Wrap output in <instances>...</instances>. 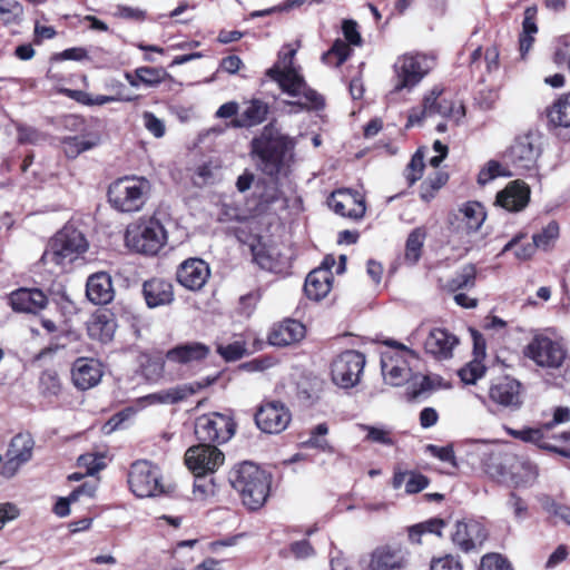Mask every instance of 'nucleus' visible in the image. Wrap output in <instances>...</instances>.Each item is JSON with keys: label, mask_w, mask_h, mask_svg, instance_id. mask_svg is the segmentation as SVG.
I'll return each instance as SVG.
<instances>
[{"label": "nucleus", "mask_w": 570, "mask_h": 570, "mask_svg": "<svg viewBox=\"0 0 570 570\" xmlns=\"http://www.w3.org/2000/svg\"><path fill=\"white\" fill-rule=\"evenodd\" d=\"M429 485V479L420 473L411 472L409 473L407 480L405 482V491L406 493H417L424 490Z\"/></svg>", "instance_id": "nucleus-62"}, {"label": "nucleus", "mask_w": 570, "mask_h": 570, "mask_svg": "<svg viewBox=\"0 0 570 570\" xmlns=\"http://www.w3.org/2000/svg\"><path fill=\"white\" fill-rule=\"evenodd\" d=\"M115 16L128 20L142 21L146 17V12L138 8L118 4L116 7Z\"/></svg>", "instance_id": "nucleus-64"}, {"label": "nucleus", "mask_w": 570, "mask_h": 570, "mask_svg": "<svg viewBox=\"0 0 570 570\" xmlns=\"http://www.w3.org/2000/svg\"><path fill=\"white\" fill-rule=\"evenodd\" d=\"M228 481L249 510H257L266 502L269 475L255 463L245 461L235 465L229 471Z\"/></svg>", "instance_id": "nucleus-3"}, {"label": "nucleus", "mask_w": 570, "mask_h": 570, "mask_svg": "<svg viewBox=\"0 0 570 570\" xmlns=\"http://www.w3.org/2000/svg\"><path fill=\"white\" fill-rule=\"evenodd\" d=\"M443 88L435 86L423 97L422 106L412 108L409 118L407 127L421 125L424 118L441 116L443 118H455L459 120L464 116L463 105H458L443 97Z\"/></svg>", "instance_id": "nucleus-7"}, {"label": "nucleus", "mask_w": 570, "mask_h": 570, "mask_svg": "<svg viewBox=\"0 0 570 570\" xmlns=\"http://www.w3.org/2000/svg\"><path fill=\"white\" fill-rule=\"evenodd\" d=\"M292 420L288 407L278 401L266 402L259 406L255 414V422L265 433L278 434L283 432Z\"/></svg>", "instance_id": "nucleus-15"}, {"label": "nucleus", "mask_w": 570, "mask_h": 570, "mask_svg": "<svg viewBox=\"0 0 570 570\" xmlns=\"http://www.w3.org/2000/svg\"><path fill=\"white\" fill-rule=\"evenodd\" d=\"M459 343L455 335L444 328H433L424 341L425 352L439 360L452 356L454 346Z\"/></svg>", "instance_id": "nucleus-25"}, {"label": "nucleus", "mask_w": 570, "mask_h": 570, "mask_svg": "<svg viewBox=\"0 0 570 570\" xmlns=\"http://www.w3.org/2000/svg\"><path fill=\"white\" fill-rule=\"evenodd\" d=\"M268 105L259 99H253L245 107L243 112L232 120L230 125L235 128L254 127L265 121L268 114Z\"/></svg>", "instance_id": "nucleus-33"}, {"label": "nucleus", "mask_w": 570, "mask_h": 570, "mask_svg": "<svg viewBox=\"0 0 570 570\" xmlns=\"http://www.w3.org/2000/svg\"><path fill=\"white\" fill-rule=\"evenodd\" d=\"M538 478V468L535 464L524 461L520 464V470L514 473V483L518 487L532 485Z\"/></svg>", "instance_id": "nucleus-46"}, {"label": "nucleus", "mask_w": 570, "mask_h": 570, "mask_svg": "<svg viewBox=\"0 0 570 570\" xmlns=\"http://www.w3.org/2000/svg\"><path fill=\"white\" fill-rule=\"evenodd\" d=\"M434 67V59L424 53H405L394 62L395 91L412 89Z\"/></svg>", "instance_id": "nucleus-8"}, {"label": "nucleus", "mask_w": 570, "mask_h": 570, "mask_svg": "<svg viewBox=\"0 0 570 570\" xmlns=\"http://www.w3.org/2000/svg\"><path fill=\"white\" fill-rule=\"evenodd\" d=\"M151 194V184L145 177L126 176L115 180L108 188L110 205L121 213L140 212Z\"/></svg>", "instance_id": "nucleus-4"}, {"label": "nucleus", "mask_w": 570, "mask_h": 570, "mask_svg": "<svg viewBox=\"0 0 570 570\" xmlns=\"http://www.w3.org/2000/svg\"><path fill=\"white\" fill-rule=\"evenodd\" d=\"M352 52V49L348 43L345 41L337 39L332 48L323 53L322 60L327 65H333L335 67H340L343 62L347 60Z\"/></svg>", "instance_id": "nucleus-41"}, {"label": "nucleus", "mask_w": 570, "mask_h": 570, "mask_svg": "<svg viewBox=\"0 0 570 570\" xmlns=\"http://www.w3.org/2000/svg\"><path fill=\"white\" fill-rule=\"evenodd\" d=\"M507 507L512 511L513 517L518 522H522L529 517L528 503L515 492H510L507 500Z\"/></svg>", "instance_id": "nucleus-51"}, {"label": "nucleus", "mask_w": 570, "mask_h": 570, "mask_svg": "<svg viewBox=\"0 0 570 570\" xmlns=\"http://www.w3.org/2000/svg\"><path fill=\"white\" fill-rule=\"evenodd\" d=\"M548 125L558 130V135L566 130L570 138V94L562 95L549 108H547Z\"/></svg>", "instance_id": "nucleus-31"}, {"label": "nucleus", "mask_w": 570, "mask_h": 570, "mask_svg": "<svg viewBox=\"0 0 570 570\" xmlns=\"http://www.w3.org/2000/svg\"><path fill=\"white\" fill-rule=\"evenodd\" d=\"M511 174L505 170L497 160H489L478 175V183L485 185L499 176H510Z\"/></svg>", "instance_id": "nucleus-48"}, {"label": "nucleus", "mask_w": 570, "mask_h": 570, "mask_svg": "<svg viewBox=\"0 0 570 570\" xmlns=\"http://www.w3.org/2000/svg\"><path fill=\"white\" fill-rule=\"evenodd\" d=\"M293 146V140L271 122L253 138L250 153L258 159V166L264 174L275 176L281 173L286 154Z\"/></svg>", "instance_id": "nucleus-2"}, {"label": "nucleus", "mask_w": 570, "mask_h": 570, "mask_svg": "<svg viewBox=\"0 0 570 570\" xmlns=\"http://www.w3.org/2000/svg\"><path fill=\"white\" fill-rule=\"evenodd\" d=\"M333 275L328 268H315L306 277L304 291L308 298L320 301L331 291Z\"/></svg>", "instance_id": "nucleus-32"}, {"label": "nucleus", "mask_w": 570, "mask_h": 570, "mask_svg": "<svg viewBox=\"0 0 570 570\" xmlns=\"http://www.w3.org/2000/svg\"><path fill=\"white\" fill-rule=\"evenodd\" d=\"M520 387L521 385L517 380L505 376L491 385L489 396L494 403L503 407L518 410L522 404Z\"/></svg>", "instance_id": "nucleus-20"}, {"label": "nucleus", "mask_w": 570, "mask_h": 570, "mask_svg": "<svg viewBox=\"0 0 570 570\" xmlns=\"http://www.w3.org/2000/svg\"><path fill=\"white\" fill-rule=\"evenodd\" d=\"M144 127L156 138H161L166 132L165 124L150 111L142 112Z\"/></svg>", "instance_id": "nucleus-58"}, {"label": "nucleus", "mask_w": 570, "mask_h": 570, "mask_svg": "<svg viewBox=\"0 0 570 570\" xmlns=\"http://www.w3.org/2000/svg\"><path fill=\"white\" fill-rule=\"evenodd\" d=\"M365 365V357L357 351H345L332 362L331 374L333 382L350 389L356 385Z\"/></svg>", "instance_id": "nucleus-11"}, {"label": "nucleus", "mask_w": 570, "mask_h": 570, "mask_svg": "<svg viewBox=\"0 0 570 570\" xmlns=\"http://www.w3.org/2000/svg\"><path fill=\"white\" fill-rule=\"evenodd\" d=\"M542 508L549 513L559 518L562 522L570 525V507L560 504L553 499L546 497L542 500Z\"/></svg>", "instance_id": "nucleus-53"}, {"label": "nucleus", "mask_w": 570, "mask_h": 570, "mask_svg": "<svg viewBox=\"0 0 570 570\" xmlns=\"http://www.w3.org/2000/svg\"><path fill=\"white\" fill-rule=\"evenodd\" d=\"M530 188L522 180H513L504 189L497 194L495 205L509 210L520 212L529 203Z\"/></svg>", "instance_id": "nucleus-21"}, {"label": "nucleus", "mask_w": 570, "mask_h": 570, "mask_svg": "<svg viewBox=\"0 0 570 570\" xmlns=\"http://www.w3.org/2000/svg\"><path fill=\"white\" fill-rule=\"evenodd\" d=\"M525 355L541 367L559 368L564 362L567 351L562 343L538 335L528 344Z\"/></svg>", "instance_id": "nucleus-12"}, {"label": "nucleus", "mask_w": 570, "mask_h": 570, "mask_svg": "<svg viewBox=\"0 0 570 570\" xmlns=\"http://www.w3.org/2000/svg\"><path fill=\"white\" fill-rule=\"evenodd\" d=\"M559 235V226L557 223L551 222L542 229V232L534 234L532 237L533 243L538 248H546L549 244L554 240Z\"/></svg>", "instance_id": "nucleus-57"}, {"label": "nucleus", "mask_w": 570, "mask_h": 570, "mask_svg": "<svg viewBox=\"0 0 570 570\" xmlns=\"http://www.w3.org/2000/svg\"><path fill=\"white\" fill-rule=\"evenodd\" d=\"M247 350L244 342L236 341L227 345L219 344L217 346V353L226 361L234 362L242 358L246 354Z\"/></svg>", "instance_id": "nucleus-49"}, {"label": "nucleus", "mask_w": 570, "mask_h": 570, "mask_svg": "<svg viewBox=\"0 0 570 570\" xmlns=\"http://www.w3.org/2000/svg\"><path fill=\"white\" fill-rule=\"evenodd\" d=\"M425 237L426 232L423 227L413 229L407 236L404 258L409 264L414 265L420 259Z\"/></svg>", "instance_id": "nucleus-36"}, {"label": "nucleus", "mask_w": 570, "mask_h": 570, "mask_svg": "<svg viewBox=\"0 0 570 570\" xmlns=\"http://www.w3.org/2000/svg\"><path fill=\"white\" fill-rule=\"evenodd\" d=\"M235 433L234 421L224 414L214 412L197 417L195 422L196 438L206 444L225 443Z\"/></svg>", "instance_id": "nucleus-10"}, {"label": "nucleus", "mask_w": 570, "mask_h": 570, "mask_svg": "<svg viewBox=\"0 0 570 570\" xmlns=\"http://www.w3.org/2000/svg\"><path fill=\"white\" fill-rule=\"evenodd\" d=\"M210 354V347L200 342L179 344L166 353V360L178 364H190L205 360Z\"/></svg>", "instance_id": "nucleus-28"}, {"label": "nucleus", "mask_w": 570, "mask_h": 570, "mask_svg": "<svg viewBox=\"0 0 570 570\" xmlns=\"http://www.w3.org/2000/svg\"><path fill=\"white\" fill-rule=\"evenodd\" d=\"M117 324L111 314L101 313L90 323L88 331L91 337L107 343L112 340Z\"/></svg>", "instance_id": "nucleus-35"}, {"label": "nucleus", "mask_w": 570, "mask_h": 570, "mask_svg": "<svg viewBox=\"0 0 570 570\" xmlns=\"http://www.w3.org/2000/svg\"><path fill=\"white\" fill-rule=\"evenodd\" d=\"M165 361L160 356L147 357L142 364V373L148 380H157L164 373Z\"/></svg>", "instance_id": "nucleus-59"}, {"label": "nucleus", "mask_w": 570, "mask_h": 570, "mask_svg": "<svg viewBox=\"0 0 570 570\" xmlns=\"http://www.w3.org/2000/svg\"><path fill=\"white\" fill-rule=\"evenodd\" d=\"M540 154L539 137L533 134H527L514 140L508 157L515 170L522 173L535 167Z\"/></svg>", "instance_id": "nucleus-14"}, {"label": "nucleus", "mask_w": 570, "mask_h": 570, "mask_svg": "<svg viewBox=\"0 0 570 570\" xmlns=\"http://www.w3.org/2000/svg\"><path fill=\"white\" fill-rule=\"evenodd\" d=\"M224 461L225 455L217 446L203 442L190 446L185 453L186 465L194 475L212 474L224 464Z\"/></svg>", "instance_id": "nucleus-13"}, {"label": "nucleus", "mask_w": 570, "mask_h": 570, "mask_svg": "<svg viewBox=\"0 0 570 570\" xmlns=\"http://www.w3.org/2000/svg\"><path fill=\"white\" fill-rule=\"evenodd\" d=\"M423 158H424L423 154L420 150H417L413 155L409 165L406 166L405 178H406L409 185H413L415 181H417L422 177L423 169H424Z\"/></svg>", "instance_id": "nucleus-52"}, {"label": "nucleus", "mask_w": 570, "mask_h": 570, "mask_svg": "<svg viewBox=\"0 0 570 570\" xmlns=\"http://www.w3.org/2000/svg\"><path fill=\"white\" fill-rule=\"evenodd\" d=\"M33 439L28 433L14 435L6 452V461L1 465V475L10 479L16 475L20 466L27 463L32 456Z\"/></svg>", "instance_id": "nucleus-16"}, {"label": "nucleus", "mask_w": 570, "mask_h": 570, "mask_svg": "<svg viewBox=\"0 0 570 570\" xmlns=\"http://www.w3.org/2000/svg\"><path fill=\"white\" fill-rule=\"evenodd\" d=\"M88 248L81 232L72 226H65L49 242L41 261L65 268L75 262Z\"/></svg>", "instance_id": "nucleus-5"}, {"label": "nucleus", "mask_w": 570, "mask_h": 570, "mask_svg": "<svg viewBox=\"0 0 570 570\" xmlns=\"http://www.w3.org/2000/svg\"><path fill=\"white\" fill-rule=\"evenodd\" d=\"M61 144L65 155L71 159L78 157L81 153L89 150L97 145L96 141L79 136L66 137Z\"/></svg>", "instance_id": "nucleus-40"}, {"label": "nucleus", "mask_w": 570, "mask_h": 570, "mask_svg": "<svg viewBox=\"0 0 570 570\" xmlns=\"http://www.w3.org/2000/svg\"><path fill=\"white\" fill-rule=\"evenodd\" d=\"M481 570H511V564L507 558L500 553H488L482 557L480 563Z\"/></svg>", "instance_id": "nucleus-54"}, {"label": "nucleus", "mask_w": 570, "mask_h": 570, "mask_svg": "<svg viewBox=\"0 0 570 570\" xmlns=\"http://www.w3.org/2000/svg\"><path fill=\"white\" fill-rule=\"evenodd\" d=\"M72 381L80 390H88L96 386L102 376L101 364L87 357H79L72 366Z\"/></svg>", "instance_id": "nucleus-24"}, {"label": "nucleus", "mask_w": 570, "mask_h": 570, "mask_svg": "<svg viewBox=\"0 0 570 570\" xmlns=\"http://www.w3.org/2000/svg\"><path fill=\"white\" fill-rule=\"evenodd\" d=\"M411 386L409 387L407 394L410 399H417L423 394L429 393L434 389V383L431 380L430 376L426 375H420V374H412L411 380Z\"/></svg>", "instance_id": "nucleus-47"}, {"label": "nucleus", "mask_w": 570, "mask_h": 570, "mask_svg": "<svg viewBox=\"0 0 570 570\" xmlns=\"http://www.w3.org/2000/svg\"><path fill=\"white\" fill-rule=\"evenodd\" d=\"M487 538L485 528L475 520L458 521L455 531L452 533L453 543L463 552L476 550Z\"/></svg>", "instance_id": "nucleus-17"}, {"label": "nucleus", "mask_w": 570, "mask_h": 570, "mask_svg": "<svg viewBox=\"0 0 570 570\" xmlns=\"http://www.w3.org/2000/svg\"><path fill=\"white\" fill-rule=\"evenodd\" d=\"M382 374L386 383L401 386L412 377V370L399 353H384L381 358Z\"/></svg>", "instance_id": "nucleus-22"}, {"label": "nucleus", "mask_w": 570, "mask_h": 570, "mask_svg": "<svg viewBox=\"0 0 570 570\" xmlns=\"http://www.w3.org/2000/svg\"><path fill=\"white\" fill-rule=\"evenodd\" d=\"M209 275L210 269L208 264L200 258H188L184 261L176 273L179 284L190 291L203 288Z\"/></svg>", "instance_id": "nucleus-19"}, {"label": "nucleus", "mask_w": 570, "mask_h": 570, "mask_svg": "<svg viewBox=\"0 0 570 570\" xmlns=\"http://www.w3.org/2000/svg\"><path fill=\"white\" fill-rule=\"evenodd\" d=\"M407 564V553L400 546H379L370 554L368 570H401Z\"/></svg>", "instance_id": "nucleus-18"}, {"label": "nucleus", "mask_w": 570, "mask_h": 570, "mask_svg": "<svg viewBox=\"0 0 570 570\" xmlns=\"http://www.w3.org/2000/svg\"><path fill=\"white\" fill-rule=\"evenodd\" d=\"M206 474L195 475L194 495L197 500H205L215 494V483L213 479H206Z\"/></svg>", "instance_id": "nucleus-56"}, {"label": "nucleus", "mask_w": 570, "mask_h": 570, "mask_svg": "<svg viewBox=\"0 0 570 570\" xmlns=\"http://www.w3.org/2000/svg\"><path fill=\"white\" fill-rule=\"evenodd\" d=\"M86 295L96 305L110 303L115 296L110 275L99 272L89 276L86 284Z\"/></svg>", "instance_id": "nucleus-26"}, {"label": "nucleus", "mask_w": 570, "mask_h": 570, "mask_svg": "<svg viewBox=\"0 0 570 570\" xmlns=\"http://www.w3.org/2000/svg\"><path fill=\"white\" fill-rule=\"evenodd\" d=\"M125 240L128 247L137 253L156 255L167 242V233L157 219H148L129 225Z\"/></svg>", "instance_id": "nucleus-6"}, {"label": "nucleus", "mask_w": 570, "mask_h": 570, "mask_svg": "<svg viewBox=\"0 0 570 570\" xmlns=\"http://www.w3.org/2000/svg\"><path fill=\"white\" fill-rule=\"evenodd\" d=\"M216 377H206L202 381L186 383L165 390L167 404H176L185 401L190 395H194L202 389L212 385Z\"/></svg>", "instance_id": "nucleus-34"}, {"label": "nucleus", "mask_w": 570, "mask_h": 570, "mask_svg": "<svg viewBox=\"0 0 570 570\" xmlns=\"http://www.w3.org/2000/svg\"><path fill=\"white\" fill-rule=\"evenodd\" d=\"M142 293L148 307H158L174 301L171 283L161 278H151L142 285Z\"/></svg>", "instance_id": "nucleus-30"}, {"label": "nucleus", "mask_w": 570, "mask_h": 570, "mask_svg": "<svg viewBox=\"0 0 570 570\" xmlns=\"http://www.w3.org/2000/svg\"><path fill=\"white\" fill-rule=\"evenodd\" d=\"M137 76L142 85L156 87L165 80L167 72L163 68L139 67L137 68Z\"/></svg>", "instance_id": "nucleus-45"}, {"label": "nucleus", "mask_w": 570, "mask_h": 570, "mask_svg": "<svg viewBox=\"0 0 570 570\" xmlns=\"http://www.w3.org/2000/svg\"><path fill=\"white\" fill-rule=\"evenodd\" d=\"M485 373V366L478 360L468 363L459 371V376L466 384H474Z\"/></svg>", "instance_id": "nucleus-50"}, {"label": "nucleus", "mask_w": 570, "mask_h": 570, "mask_svg": "<svg viewBox=\"0 0 570 570\" xmlns=\"http://www.w3.org/2000/svg\"><path fill=\"white\" fill-rule=\"evenodd\" d=\"M476 268L473 264L464 265L449 282L450 291L472 288L475 285Z\"/></svg>", "instance_id": "nucleus-39"}, {"label": "nucleus", "mask_w": 570, "mask_h": 570, "mask_svg": "<svg viewBox=\"0 0 570 570\" xmlns=\"http://www.w3.org/2000/svg\"><path fill=\"white\" fill-rule=\"evenodd\" d=\"M426 451L441 461L449 462L453 466H456L454 451L451 445L440 448L434 444H429L426 445Z\"/></svg>", "instance_id": "nucleus-63"}, {"label": "nucleus", "mask_w": 570, "mask_h": 570, "mask_svg": "<svg viewBox=\"0 0 570 570\" xmlns=\"http://www.w3.org/2000/svg\"><path fill=\"white\" fill-rule=\"evenodd\" d=\"M23 8L17 0H0V20L16 23L22 19Z\"/></svg>", "instance_id": "nucleus-44"}, {"label": "nucleus", "mask_w": 570, "mask_h": 570, "mask_svg": "<svg viewBox=\"0 0 570 570\" xmlns=\"http://www.w3.org/2000/svg\"><path fill=\"white\" fill-rule=\"evenodd\" d=\"M431 570H462V564L455 557L448 554L431 561Z\"/></svg>", "instance_id": "nucleus-61"}, {"label": "nucleus", "mask_w": 570, "mask_h": 570, "mask_svg": "<svg viewBox=\"0 0 570 570\" xmlns=\"http://www.w3.org/2000/svg\"><path fill=\"white\" fill-rule=\"evenodd\" d=\"M39 390L43 396L58 395L61 390V383L56 371L46 370L41 373Z\"/></svg>", "instance_id": "nucleus-43"}, {"label": "nucleus", "mask_w": 570, "mask_h": 570, "mask_svg": "<svg viewBox=\"0 0 570 570\" xmlns=\"http://www.w3.org/2000/svg\"><path fill=\"white\" fill-rule=\"evenodd\" d=\"M328 206L338 215L357 219L365 214L363 199L356 193L350 190H337L328 198Z\"/></svg>", "instance_id": "nucleus-23"}, {"label": "nucleus", "mask_w": 570, "mask_h": 570, "mask_svg": "<svg viewBox=\"0 0 570 570\" xmlns=\"http://www.w3.org/2000/svg\"><path fill=\"white\" fill-rule=\"evenodd\" d=\"M361 429L367 432L366 440L385 445L392 444V439L390 438L389 431L364 424L361 425Z\"/></svg>", "instance_id": "nucleus-60"}, {"label": "nucleus", "mask_w": 570, "mask_h": 570, "mask_svg": "<svg viewBox=\"0 0 570 570\" xmlns=\"http://www.w3.org/2000/svg\"><path fill=\"white\" fill-rule=\"evenodd\" d=\"M105 456L94 453H86L78 458V465L86 469V473L94 475L105 468Z\"/></svg>", "instance_id": "nucleus-55"}, {"label": "nucleus", "mask_w": 570, "mask_h": 570, "mask_svg": "<svg viewBox=\"0 0 570 570\" xmlns=\"http://www.w3.org/2000/svg\"><path fill=\"white\" fill-rule=\"evenodd\" d=\"M47 296L37 288H19L9 296V304L17 312L37 313L46 307Z\"/></svg>", "instance_id": "nucleus-27"}, {"label": "nucleus", "mask_w": 570, "mask_h": 570, "mask_svg": "<svg viewBox=\"0 0 570 570\" xmlns=\"http://www.w3.org/2000/svg\"><path fill=\"white\" fill-rule=\"evenodd\" d=\"M446 527V522L440 518H432L424 522L417 523L409 529V539L412 542L421 543V537L424 533H433L438 537L442 535V530Z\"/></svg>", "instance_id": "nucleus-37"}, {"label": "nucleus", "mask_w": 570, "mask_h": 570, "mask_svg": "<svg viewBox=\"0 0 570 570\" xmlns=\"http://www.w3.org/2000/svg\"><path fill=\"white\" fill-rule=\"evenodd\" d=\"M546 432L547 431H546V429L543 428V424H542L540 428H525V429H522L521 433H519V434H520V440L523 441V442L533 443V444H535L537 446H539L541 449L553 451V452H558L559 449H557L554 446H551L546 441Z\"/></svg>", "instance_id": "nucleus-42"}, {"label": "nucleus", "mask_w": 570, "mask_h": 570, "mask_svg": "<svg viewBox=\"0 0 570 570\" xmlns=\"http://www.w3.org/2000/svg\"><path fill=\"white\" fill-rule=\"evenodd\" d=\"M128 484L138 498H151L166 492L158 466L147 460H138L131 464Z\"/></svg>", "instance_id": "nucleus-9"}, {"label": "nucleus", "mask_w": 570, "mask_h": 570, "mask_svg": "<svg viewBox=\"0 0 570 570\" xmlns=\"http://www.w3.org/2000/svg\"><path fill=\"white\" fill-rule=\"evenodd\" d=\"M460 212L468 233L476 232L485 219V212L479 203H468Z\"/></svg>", "instance_id": "nucleus-38"}, {"label": "nucleus", "mask_w": 570, "mask_h": 570, "mask_svg": "<svg viewBox=\"0 0 570 570\" xmlns=\"http://www.w3.org/2000/svg\"><path fill=\"white\" fill-rule=\"evenodd\" d=\"M305 326L296 320H285L275 325L268 341L275 346H287L299 342L305 336Z\"/></svg>", "instance_id": "nucleus-29"}, {"label": "nucleus", "mask_w": 570, "mask_h": 570, "mask_svg": "<svg viewBox=\"0 0 570 570\" xmlns=\"http://www.w3.org/2000/svg\"><path fill=\"white\" fill-rule=\"evenodd\" d=\"M296 51L295 48H292L285 53L281 52L278 61L267 70V76L275 80L284 92L298 98L291 105L306 109H322L324 107L323 97L307 86L303 76L294 67Z\"/></svg>", "instance_id": "nucleus-1"}]
</instances>
